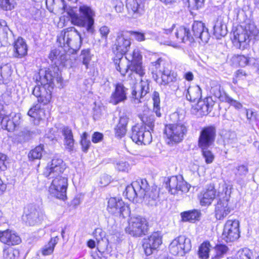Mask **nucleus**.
Listing matches in <instances>:
<instances>
[{"label": "nucleus", "mask_w": 259, "mask_h": 259, "mask_svg": "<svg viewBox=\"0 0 259 259\" xmlns=\"http://www.w3.org/2000/svg\"><path fill=\"white\" fill-rule=\"evenodd\" d=\"M145 128L134 126L132 128L131 139L138 144H149L152 140L151 131L145 130Z\"/></svg>", "instance_id": "18"}, {"label": "nucleus", "mask_w": 259, "mask_h": 259, "mask_svg": "<svg viewBox=\"0 0 259 259\" xmlns=\"http://www.w3.org/2000/svg\"><path fill=\"white\" fill-rule=\"evenodd\" d=\"M149 188L145 191L144 197H141L143 198L145 202L149 205H155L157 204L159 197V192L156 189H152L148 191Z\"/></svg>", "instance_id": "31"}, {"label": "nucleus", "mask_w": 259, "mask_h": 259, "mask_svg": "<svg viewBox=\"0 0 259 259\" xmlns=\"http://www.w3.org/2000/svg\"><path fill=\"white\" fill-rule=\"evenodd\" d=\"M64 138V145L69 151H72L74 148V140L72 130L68 126L64 127L62 131Z\"/></svg>", "instance_id": "29"}, {"label": "nucleus", "mask_w": 259, "mask_h": 259, "mask_svg": "<svg viewBox=\"0 0 259 259\" xmlns=\"http://www.w3.org/2000/svg\"><path fill=\"white\" fill-rule=\"evenodd\" d=\"M131 45V39L127 33L123 31H120L117 33L113 48V52L114 53L122 56L128 52Z\"/></svg>", "instance_id": "16"}, {"label": "nucleus", "mask_w": 259, "mask_h": 259, "mask_svg": "<svg viewBox=\"0 0 259 259\" xmlns=\"http://www.w3.org/2000/svg\"><path fill=\"white\" fill-rule=\"evenodd\" d=\"M36 80L40 82L42 85L46 86L47 85L45 70L40 69L39 70L38 74L36 76Z\"/></svg>", "instance_id": "57"}, {"label": "nucleus", "mask_w": 259, "mask_h": 259, "mask_svg": "<svg viewBox=\"0 0 259 259\" xmlns=\"http://www.w3.org/2000/svg\"><path fill=\"white\" fill-rule=\"evenodd\" d=\"M192 32L193 34L191 33L189 29L184 26H180L177 28L175 32L174 41L170 42L167 45L175 46L176 43L185 42L187 41L192 42L195 39H199L204 43L208 42L209 34L207 29L202 22L195 21L193 23Z\"/></svg>", "instance_id": "2"}, {"label": "nucleus", "mask_w": 259, "mask_h": 259, "mask_svg": "<svg viewBox=\"0 0 259 259\" xmlns=\"http://www.w3.org/2000/svg\"><path fill=\"white\" fill-rule=\"evenodd\" d=\"M131 34L139 41H144L145 39L144 34L137 31H131Z\"/></svg>", "instance_id": "64"}, {"label": "nucleus", "mask_w": 259, "mask_h": 259, "mask_svg": "<svg viewBox=\"0 0 259 259\" xmlns=\"http://www.w3.org/2000/svg\"><path fill=\"white\" fill-rule=\"evenodd\" d=\"M258 34V30L252 25H247L244 29L237 28L233 32V43L236 48L243 50L249 47L251 39L256 37Z\"/></svg>", "instance_id": "5"}, {"label": "nucleus", "mask_w": 259, "mask_h": 259, "mask_svg": "<svg viewBox=\"0 0 259 259\" xmlns=\"http://www.w3.org/2000/svg\"><path fill=\"white\" fill-rule=\"evenodd\" d=\"M0 7L4 10L9 11L14 8L13 0H0Z\"/></svg>", "instance_id": "55"}, {"label": "nucleus", "mask_w": 259, "mask_h": 259, "mask_svg": "<svg viewBox=\"0 0 259 259\" xmlns=\"http://www.w3.org/2000/svg\"><path fill=\"white\" fill-rule=\"evenodd\" d=\"M9 114L4 109V106L0 104V122L2 127L9 132H12L15 130L17 123L10 119Z\"/></svg>", "instance_id": "25"}, {"label": "nucleus", "mask_w": 259, "mask_h": 259, "mask_svg": "<svg viewBox=\"0 0 259 259\" xmlns=\"http://www.w3.org/2000/svg\"><path fill=\"white\" fill-rule=\"evenodd\" d=\"M32 94L37 98L38 102L44 104H48L52 97L51 91L49 90H47L46 86L42 85L35 86L33 90Z\"/></svg>", "instance_id": "22"}, {"label": "nucleus", "mask_w": 259, "mask_h": 259, "mask_svg": "<svg viewBox=\"0 0 259 259\" xmlns=\"http://www.w3.org/2000/svg\"><path fill=\"white\" fill-rule=\"evenodd\" d=\"M162 244V236L160 233L154 232L143 239V248L147 255H151Z\"/></svg>", "instance_id": "17"}, {"label": "nucleus", "mask_w": 259, "mask_h": 259, "mask_svg": "<svg viewBox=\"0 0 259 259\" xmlns=\"http://www.w3.org/2000/svg\"><path fill=\"white\" fill-rule=\"evenodd\" d=\"M188 132L186 125L181 122L165 125L164 135L168 144H176L182 142Z\"/></svg>", "instance_id": "6"}, {"label": "nucleus", "mask_w": 259, "mask_h": 259, "mask_svg": "<svg viewBox=\"0 0 259 259\" xmlns=\"http://www.w3.org/2000/svg\"><path fill=\"white\" fill-rule=\"evenodd\" d=\"M45 218L44 212L33 204L27 205L24 209L22 220L26 225L33 226L40 223Z\"/></svg>", "instance_id": "8"}, {"label": "nucleus", "mask_w": 259, "mask_h": 259, "mask_svg": "<svg viewBox=\"0 0 259 259\" xmlns=\"http://www.w3.org/2000/svg\"><path fill=\"white\" fill-rule=\"evenodd\" d=\"M80 16L79 18L84 24L82 25H78L80 27H85L87 31L93 33L94 32V19L95 16L94 11L87 5H82L79 8Z\"/></svg>", "instance_id": "13"}, {"label": "nucleus", "mask_w": 259, "mask_h": 259, "mask_svg": "<svg viewBox=\"0 0 259 259\" xmlns=\"http://www.w3.org/2000/svg\"><path fill=\"white\" fill-rule=\"evenodd\" d=\"M106 210L108 212L114 216L123 218L128 217L131 213L129 205L125 203L120 197H112L109 198Z\"/></svg>", "instance_id": "7"}, {"label": "nucleus", "mask_w": 259, "mask_h": 259, "mask_svg": "<svg viewBox=\"0 0 259 259\" xmlns=\"http://www.w3.org/2000/svg\"><path fill=\"white\" fill-rule=\"evenodd\" d=\"M129 68L132 71V73L130 75V77L133 78L135 77V74L138 75L140 77H142L145 74V70L142 65V61L137 62V63L131 64Z\"/></svg>", "instance_id": "34"}, {"label": "nucleus", "mask_w": 259, "mask_h": 259, "mask_svg": "<svg viewBox=\"0 0 259 259\" xmlns=\"http://www.w3.org/2000/svg\"><path fill=\"white\" fill-rule=\"evenodd\" d=\"M44 152V147L41 145L36 147L31 150L28 154V158L31 160L41 158Z\"/></svg>", "instance_id": "43"}, {"label": "nucleus", "mask_w": 259, "mask_h": 259, "mask_svg": "<svg viewBox=\"0 0 259 259\" xmlns=\"http://www.w3.org/2000/svg\"><path fill=\"white\" fill-rule=\"evenodd\" d=\"M151 69L153 74L154 72H159L161 75L164 73H168L169 70L172 69V65L168 60L159 58L156 61L151 62Z\"/></svg>", "instance_id": "21"}, {"label": "nucleus", "mask_w": 259, "mask_h": 259, "mask_svg": "<svg viewBox=\"0 0 259 259\" xmlns=\"http://www.w3.org/2000/svg\"><path fill=\"white\" fill-rule=\"evenodd\" d=\"M149 89L148 81L141 79L140 82L133 89L131 97L132 102L135 104L140 103V99L147 94Z\"/></svg>", "instance_id": "20"}, {"label": "nucleus", "mask_w": 259, "mask_h": 259, "mask_svg": "<svg viewBox=\"0 0 259 259\" xmlns=\"http://www.w3.org/2000/svg\"><path fill=\"white\" fill-rule=\"evenodd\" d=\"M128 119L129 118L127 115L124 113H123L120 116L119 122L117 124H120V125L126 127L128 122Z\"/></svg>", "instance_id": "63"}, {"label": "nucleus", "mask_w": 259, "mask_h": 259, "mask_svg": "<svg viewBox=\"0 0 259 259\" xmlns=\"http://www.w3.org/2000/svg\"><path fill=\"white\" fill-rule=\"evenodd\" d=\"M0 240L8 245H17L21 242L20 237L14 231L9 230L0 232Z\"/></svg>", "instance_id": "23"}, {"label": "nucleus", "mask_w": 259, "mask_h": 259, "mask_svg": "<svg viewBox=\"0 0 259 259\" xmlns=\"http://www.w3.org/2000/svg\"><path fill=\"white\" fill-rule=\"evenodd\" d=\"M181 215L182 221L193 223L199 220L200 212L198 210H193L182 212Z\"/></svg>", "instance_id": "32"}, {"label": "nucleus", "mask_w": 259, "mask_h": 259, "mask_svg": "<svg viewBox=\"0 0 259 259\" xmlns=\"http://www.w3.org/2000/svg\"><path fill=\"white\" fill-rule=\"evenodd\" d=\"M114 64L116 70L120 72L122 75H125L129 68L128 65L124 64L121 58L116 59L114 62Z\"/></svg>", "instance_id": "48"}, {"label": "nucleus", "mask_w": 259, "mask_h": 259, "mask_svg": "<svg viewBox=\"0 0 259 259\" xmlns=\"http://www.w3.org/2000/svg\"><path fill=\"white\" fill-rule=\"evenodd\" d=\"M128 89L121 83H117L114 85V90L110 98V103L116 105L120 103L124 102L127 98Z\"/></svg>", "instance_id": "19"}, {"label": "nucleus", "mask_w": 259, "mask_h": 259, "mask_svg": "<svg viewBox=\"0 0 259 259\" xmlns=\"http://www.w3.org/2000/svg\"><path fill=\"white\" fill-rule=\"evenodd\" d=\"M6 160L7 156L0 153V171H4L7 169V165L5 163Z\"/></svg>", "instance_id": "62"}, {"label": "nucleus", "mask_w": 259, "mask_h": 259, "mask_svg": "<svg viewBox=\"0 0 259 259\" xmlns=\"http://www.w3.org/2000/svg\"><path fill=\"white\" fill-rule=\"evenodd\" d=\"M202 156L207 164L211 163L214 160V156L212 153L208 148L201 149Z\"/></svg>", "instance_id": "52"}, {"label": "nucleus", "mask_w": 259, "mask_h": 259, "mask_svg": "<svg viewBox=\"0 0 259 259\" xmlns=\"http://www.w3.org/2000/svg\"><path fill=\"white\" fill-rule=\"evenodd\" d=\"M28 47L25 40L19 37L13 44V55L16 58H22L27 54Z\"/></svg>", "instance_id": "24"}, {"label": "nucleus", "mask_w": 259, "mask_h": 259, "mask_svg": "<svg viewBox=\"0 0 259 259\" xmlns=\"http://www.w3.org/2000/svg\"><path fill=\"white\" fill-rule=\"evenodd\" d=\"M58 240L59 238L57 236L52 238L49 243L41 249L42 255H48L52 253Z\"/></svg>", "instance_id": "37"}, {"label": "nucleus", "mask_w": 259, "mask_h": 259, "mask_svg": "<svg viewBox=\"0 0 259 259\" xmlns=\"http://www.w3.org/2000/svg\"><path fill=\"white\" fill-rule=\"evenodd\" d=\"M248 58L244 55H235L232 58L234 64L241 67H245L248 65Z\"/></svg>", "instance_id": "45"}, {"label": "nucleus", "mask_w": 259, "mask_h": 259, "mask_svg": "<svg viewBox=\"0 0 259 259\" xmlns=\"http://www.w3.org/2000/svg\"><path fill=\"white\" fill-rule=\"evenodd\" d=\"M65 169L62 159L55 157L48 164L44 172V176L52 179L49 188L50 194L58 199L65 200L68 187V179L62 174Z\"/></svg>", "instance_id": "1"}, {"label": "nucleus", "mask_w": 259, "mask_h": 259, "mask_svg": "<svg viewBox=\"0 0 259 259\" xmlns=\"http://www.w3.org/2000/svg\"><path fill=\"white\" fill-rule=\"evenodd\" d=\"M153 77L157 82L163 85H167L171 82H175L177 80V73L172 71L171 69L169 70L168 73H164L161 75L160 80L158 78L157 74H155V76L153 74Z\"/></svg>", "instance_id": "26"}, {"label": "nucleus", "mask_w": 259, "mask_h": 259, "mask_svg": "<svg viewBox=\"0 0 259 259\" xmlns=\"http://www.w3.org/2000/svg\"><path fill=\"white\" fill-rule=\"evenodd\" d=\"M88 134L85 132L83 133L81 137L80 144L82 146V151L87 152L90 146L91 142L87 139Z\"/></svg>", "instance_id": "53"}, {"label": "nucleus", "mask_w": 259, "mask_h": 259, "mask_svg": "<svg viewBox=\"0 0 259 259\" xmlns=\"http://www.w3.org/2000/svg\"><path fill=\"white\" fill-rule=\"evenodd\" d=\"M126 133V127L117 124L115 128V134L116 137L121 138L123 137Z\"/></svg>", "instance_id": "56"}, {"label": "nucleus", "mask_w": 259, "mask_h": 259, "mask_svg": "<svg viewBox=\"0 0 259 259\" xmlns=\"http://www.w3.org/2000/svg\"><path fill=\"white\" fill-rule=\"evenodd\" d=\"M210 101V99L206 98L197 102V109L201 115H206L211 111L212 105L209 103Z\"/></svg>", "instance_id": "33"}, {"label": "nucleus", "mask_w": 259, "mask_h": 259, "mask_svg": "<svg viewBox=\"0 0 259 259\" xmlns=\"http://www.w3.org/2000/svg\"><path fill=\"white\" fill-rule=\"evenodd\" d=\"M216 136V127L209 125L203 127L200 133L198 139V146L201 149L208 148L211 146Z\"/></svg>", "instance_id": "15"}, {"label": "nucleus", "mask_w": 259, "mask_h": 259, "mask_svg": "<svg viewBox=\"0 0 259 259\" xmlns=\"http://www.w3.org/2000/svg\"><path fill=\"white\" fill-rule=\"evenodd\" d=\"M237 172L236 175L239 177H243L247 175L248 172V168L244 165H241L237 167Z\"/></svg>", "instance_id": "59"}, {"label": "nucleus", "mask_w": 259, "mask_h": 259, "mask_svg": "<svg viewBox=\"0 0 259 259\" xmlns=\"http://www.w3.org/2000/svg\"><path fill=\"white\" fill-rule=\"evenodd\" d=\"M147 224L145 218L141 216H134L131 218L125 231L134 237H140L147 232Z\"/></svg>", "instance_id": "9"}, {"label": "nucleus", "mask_w": 259, "mask_h": 259, "mask_svg": "<svg viewBox=\"0 0 259 259\" xmlns=\"http://www.w3.org/2000/svg\"><path fill=\"white\" fill-rule=\"evenodd\" d=\"M67 57V55H64L63 54L60 55V51L57 49H54L52 50L49 55V58L52 61H54L55 60H60L61 62H62L63 60L65 58H66Z\"/></svg>", "instance_id": "51"}, {"label": "nucleus", "mask_w": 259, "mask_h": 259, "mask_svg": "<svg viewBox=\"0 0 259 259\" xmlns=\"http://www.w3.org/2000/svg\"><path fill=\"white\" fill-rule=\"evenodd\" d=\"M126 6L128 12L134 14H141L144 12L143 0H127Z\"/></svg>", "instance_id": "27"}, {"label": "nucleus", "mask_w": 259, "mask_h": 259, "mask_svg": "<svg viewBox=\"0 0 259 259\" xmlns=\"http://www.w3.org/2000/svg\"><path fill=\"white\" fill-rule=\"evenodd\" d=\"M94 236L99 242L101 240L103 239V238L105 236V233L102 230L98 228L95 229L94 232Z\"/></svg>", "instance_id": "61"}, {"label": "nucleus", "mask_w": 259, "mask_h": 259, "mask_svg": "<svg viewBox=\"0 0 259 259\" xmlns=\"http://www.w3.org/2000/svg\"><path fill=\"white\" fill-rule=\"evenodd\" d=\"M213 33L218 39L227 34L226 27L221 22L217 21L213 26Z\"/></svg>", "instance_id": "41"}, {"label": "nucleus", "mask_w": 259, "mask_h": 259, "mask_svg": "<svg viewBox=\"0 0 259 259\" xmlns=\"http://www.w3.org/2000/svg\"><path fill=\"white\" fill-rule=\"evenodd\" d=\"M210 244L209 242H204L199 247L198 250L199 257L201 259H207L210 249Z\"/></svg>", "instance_id": "38"}, {"label": "nucleus", "mask_w": 259, "mask_h": 259, "mask_svg": "<svg viewBox=\"0 0 259 259\" xmlns=\"http://www.w3.org/2000/svg\"><path fill=\"white\" fill-rule=\"evenodd\" d=\"M191 248V240L184 235H180L176 238L169 245V251L174 255L183 256Z\"/></svg>", "instance_id": "12"}, {"label": "nucleus", "mask_w": 259, "mask_h": 259, "mask_svg": "<svg viewBox=\"0 0 259 259\" xmlns=\"http://www.w3.org/2000/svg\"><path fill=\"white\" fill-rule=\"evenodd\" d=\"M115 169L122 172H128L131 168L130 164L125 159H120L116 162Z\"/></svg>", "instance_id": "46"}, {"label": "nucleus", "mask_w": 259, "mask_h": 259, "mask_svg": "<svg viewBox=\"0 0 259 259\" xmlns=\"http://www.w3.org/2000/svg\"><path fill=\"white\" fill-rule=\"evenodd\" d=\"M204 0H188V2L190 6H191L193 9H198L201 8L204 2Z\"/></svg>", "instance_id": "60"}, {"label": "nucleus", "mask_w": 259, "mask_h": 259, "mask_svg": "<svg viewBox=\"0 0 259 259\" xmlns=\"http://www.w3.org/2000/svg\"><path fill=\"white\" fill-rule=\"evenodd\" d=\"M112 5L117 13H121L124 9V5L120 0H112Z\"/></svg>", "instance_id": "58"}, {"label": "nucleus", "mask_w": 259, "mask_h": 259, "mask_svg": "<svg viewBox=\"0 0 259 259\" xmlns=\"http://www.w3.org/2000/svg\"><path fill=\"white\" fill-rule=\"evenodd\" d=\"M19 251L12 247H7L3 250V259H18Z\"/></svg>", "instance_id": "39"}, {"label": "nucleus", "mask_w": 259, "mask_h": 259, "mask_svg": "<svg viewBox=\"0 0 259 259\" xmlns=\"http://www.w3.org/2000/svg\"><path fill=\"white\" fill-rule=\"evenodd\" d=\"M125 58L131 63V64L137 63L142 61V56L138 49H135L132 52L126 53Z\"/></svg>", "instance_id": "36"}, {"label": "nucleus", "mask_w": 259, "mask_h": 259, "mask_svg": "<svg viewBox=\"0 0 259 259\" xmlns=\"http://www.w3.org/2000/svg\"><path fill=\"white\" fill-rule=\"evenodd\" d=\"M152 100L153 102V111L158 117H160V98L159 94L157 92H154L152 94Z\"/></svg>", "instance_id": "44"}, {"label": "nucleus", "mask_w": 259, "mask_h": 259, "mask_svg": "<svg viewBox=\"0 0 259 259\" xmlns=\"http://www.w3.org/2000/svg\"><path fill=\"white\" fill-rule=\"evenodd\" d=\"M80 58L82 60V63L85 65L86 68H88L89 64L91 60L92 55L89 49H84L81 51Z\"/></svg>", "instance_id": "49"}, {"label": "nucleus", "mask_w": 259, "mask_h": 259, "mask_svg": "<svg viewBox=\"0 0 259 259\" xmlns=\"http://www.w3.org/2000/svg\"><path fill=\"white\" fill-rule=\"evenodd\" d=\"M165 185L170 194L178 196L188 192L190 189V186L182 176H172L167 178Z\"/></svg>", "instance_id": "10"}, {"label": "nucleus", "mask_w": 259, "mask_h": 259, "mask_svg": "<svg viewBox=\"0 0 259 259\" xmlns=\"http://www.w3.org/2000/svg\"><path fill=\"white\" fill-rule=\"evenodd\" d=\"M57 42L64 51L69 54L75 53L81 44V35L74 27L62 30L57 36Z\"/></svg>", "instance_id": "3"}, {"label": "nucleus", "mask_w": 259, "mask_h": 259, "mask_svg": "<svg viewBox=\"0 0 259 259\" xmlns=\"http://www.w3.org/2000/svg\"><path fill=\"white\" fill-rule=\"evenodd\" d=\"M142 122L149 127L150 131H152L153 128L154 126V119L153 115L149 114V112L148 113H144L143 115L139 116Z\"/></svg>", "instance_id": "40"}, {"label": "nucleus", "mask_w": 259, "mask_h": 259, "mask_svg": "<svg viewBox=\"0 0 259 259\" xmlns=\"http://www.w3.org/2000/svg\"><path fill=\"white\" fill-rule=\"evenodd\" d=\"M0 71L3 79H8L12 74L11 66L9 64L0 66Z\"/></svg>", "instance_id": "50"}, {"label": "nucleus", "mask_w": 259, "mask_h": 259, "mask_svg": "<svg viewBox=\"0 0 259 259\" xmlns=\"http://www.w3.org/2000/svg\"><path fill=\"white\" fill-rule=\"evenodd\" d=\"M240 236L239 223L236 220H228L224 227L223 239L226 242H233Z\"/></svg>", "instance_id": "14"}, {"label": "nucleus", "mask_w": 259, "mask_h": 259, "mask_svg": "<svg viewBox=\"0 0 259 259\" xmlns=\"http://www.w3.org/2000/svg\"><path fill=\"white\" fill-rule=\"evenodd\" d=\"M216 196V191L213 186H210L200 197V202L201 205L210 204Z\"/></svg>", "instance_id": "28"}, {"label": "nucleus", "mask_w": 259, "mask_h": 259, "mask_svg": "<svg viewBox=\"0 0 259 259\" xmlns=\"http://www.w3.org/2000/svg\"><path fill=\"white\" fill-rule=\"evenodd\" d=\"M255 257L253 251L248 248H244L240 252L239 259H254Z\"/></svg>", "instance_id": "54"}, {"label": "nucleus", "mask_w": 259, "mask_h": 259, "mask_svg": "<svg viewBox=\"0 0 259 259\" xmlns=\"http://www.w3.org/2000/svg\"><path fill=\"white\" fill-rule=\"evenodd\" d=\"M41 113H44V110L41 109L40 105L39 104L34 105L28 112V115L29 116L37 119L42 118Z\"/></svg>", "instance_id": "42"}, {"label": "nucleus", "mask_w": 259, "mask_h": 259, "mask_svg": "<svg viewBox=\"0 0 259 259\" xmlns=\"http://www.w3.org/2000/svg\"><path fill=\"white\" fill-rule=\"evenodd\" d=\"M231 188V186L227 183H224L220 187L218 195L219 200L215 207V215L218 220L224 219L234 208L230 199Z\"/></svg>", "instance_id": "4"}, {"label": "nucleus", "mask_w": 259, "mask_h": 259, "mask_svg": "<svg viewBox=\"0 0 259 259\" xmlns=\"http://www.w3.org/2000/svg\"><path fill=\"white\" fill-rule=\"evenodd\" d=\"M62 3L63 5V12L66 11L68 15L71 17V21L73 24L77 26L82 25L84 24L83 22L79 18V16L76 14L73 10L71 9H67V7L64 4L63 0H62Z\"/></svg>", "instance_id": "35"}, {"label": "nucleus", "mask_w": 259, "mask_h": 259, "mask_svg": "<svg viewBox=\"0 0 259 259\" xmlns=\"http://www.w3.org/2000/svg\"><path fill=\"white\" fill-rule=\"evenodd\" d=\"M148 189V184L146 180H138L127 186L123 194L128 200H134L136 197H144L145 191Z\"/></svg>", "instance_id": "11"}, {"label": "nucleus", "mask_w": 259, "mask_h": 259, "mask_svg": "<svg viewBox=\"0 0 259 259\" xmlns=\"http://www.w3.org/2000/svg\"><path fill=\"white\" fill-rule=\"evenodd\" d=\"M215 251V258L219 259L223 257L224 255L226 254L229 250L228 247L224 244H219L215 246L214 248Z\"/></svg>", "instance_id": "47"}, {"label": "nucleus", "mask_w": 259, "mask_h": 259, "mask_svg": "<svg viewBox=\"0 0 259 259\" xmlns=\"http://www.w3.org/2000/svg\"><path fill=\"white\" fill-rule=\"evenodd\" d=\"M187 99L190 102H198L201 97V90L198 85L190 87L186 94Z\"/></svg>", "instance_id": "30"}]
</instances>
